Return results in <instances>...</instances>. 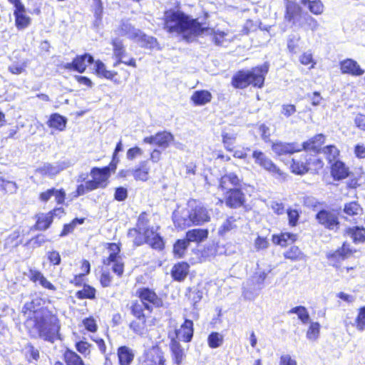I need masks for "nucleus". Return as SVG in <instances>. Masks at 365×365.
<instances>
[{
    "label": "nucleus",
    "mask_w": 365,
    "mask_h": 365,
    "mask_svg": "<svg viewBox=\"0 0 365 365\" xmlns=\"http://www.w3.org/2000/svg\"><path fill=\"white\" fill-rule=\"evenodd\" d=\"M237 225L236 218L232 216L228 217L220 226L217 232L220 236L224 237L227 233L237 229Z\"/></svg>",
    "instance_id": "nucleus-34"
},
{
    "label": "nucleus",
    "mask_w": 365,
    "mask_h": 365,
    "mask_svg": "<svg viewBox=\"0 0 365 365\" xmlns=\"http://www.w3.org/2000/svg\"><path fill=\"white\" fill-rule=\"evenodd\" d=\"M288 313L297 314L299 319L303 324H307L309 320V314L307 309L303 306L294 307L291 309Z\"/></svg>",
    "instance_id": "nucleus-49"
},
{
    "label": "nucleus",
    "mask_w": 365,
    "mask_h": 365,
    "mask_svg": "<svg viewBox=\"0 0 365 365\" xmlns=\"http://www.w3.org/2000/svg\"><path fill=\"white\" fill-rule=\"evenodd\" d=\"M25 354L29 362L32 361H38L39 359V351L37 349L31 344L25 347Z\"/></svg>",
    "instance_id": "nucleus-59"
},
{
    "label": "nucleus",
    "mask_w": 365,
    "mask_h": 365,
    "mask_svg": "<svg viewBox=\"0 0 365 365\" xmlns=\"http://www.w3.org/2000/svg\"><path fill=\"white\" fill-rule=\"evenodd\" d=\"M331 173L334 180H340L347 178L349 171L344 163L338 160L332 164Z\"/></svg>",
    "instance_id": "nucleus-25"
},
{
    "label": "nucleus",
    "mask_w": 365,
    "mask_h": 365,
    "mask_svg": "<svg viewBox=\"0 0 365 365\" xmlns=\"http://www.w3.org/2000/svg\"><path fill=\"white\" fill-rule=\"evenodd\" d=\"M252 158L255 160V163L265 170L272 173L273 175H278L279 176L283 175V173L280 169L263 152L260 150H254L252 153Z\"/></svg>",
    "instance_id": "nucleus-7"
},
{
    "label": "nucleus",
    "mask_w": 365,
    "mask_h": 365,
    "mask_svg": "<svg viewBox=\"0 0 365 365\" xmlns=\"http://www.w3.org/2000/svg\"><path fill=\"white\" fill-rule=\"evenodd\" d=\"M83 222H84L83 218H81V219L75 218L71 222L64 225L63 229L60 234V237H65V236L68 235V234L71 233L74 230L75 227H76V225L78 224H79V225L83 224Z\"/></svg>",
    "instance_id": "nucleus-54"
},
{
    "label": "nucleus",
    "mask_w": 365,
    "mask_h": 365,
    "mask_svg": "<svg viewBox=\"0 0 365 365\" xmlns=\"http://www.w3.org/2000/svg\"><path fill=\"white\" fill-rule=\"evenodd\" d=\"M66 122L67 120L66 118L58 113H54L51 115L48 125L51 128H53L61 131L66 128Z\"/></svg>",
    "instance_id": "nucleus-39"
},
{
    "label": "nucleus",
    "mask_w": 365,
    "mask_h": 365,
    "mask_svg": "<svg viewBox=\"0 0 365 365\" xmlns=\"http://www.w3.org/2000/svg\"><path fill=\"white\" fill-rule=\"evenodd\" d=\"M284 257L292 261L305 259L304 253L296 246L291 247L284 252Z\"/></svg>",
    "instance_id": "nucleus-45"
},
{
    "label": "nucleus",
    "mask_w": 365,
    "mask_h": 365,
    "mask_svg": "<svg viewBox=\"0 0 365 365\" xmlns=\"http://www.w3.org/2000/svg\"><path fill=\"white\" fill-rule=\"evenodd\" d=\"M95 67L97 75L107 79H112L115 75H117L116 72L107 70L105 64L101 61H96Z\"/></svg>",
    "instance_id": "nucleus-42"
},
{
    "label": "nucleus",
    "mask_w": 365,
    "mask_h": 365,
    "mask_svg": "<svg viewBox=\"0 0 365 365\" xmlns=\"http://www.w3.org/2000/svg\"><path fill=\"white\" fill-rule=\"evenodd\" d=\"M220 186L222 189L229 190L232 187H241V180L234 173H229L220 178Z\"/></svg>",
    "instance_id": "nucleus-19"
},
{
    "label": "nucleus",
    "mask_w": 365,
    "mask_h": 365,
    "mask_svg": "<svg viewBox=\"0 0 365 365\" xmlns=\"http://www.w3.org/2000/svg\"><path fill=\"white\" fill-rule=\"evenodd\" d=\"M145 365H165L164 353L158 346H153L145 351Z\"/></svg>",
    "instance_id": "nucleus-10"
},
{
    "label": "nucleus",
    "mask_w": 365,
    "mask_h": 365,
    "mask_svg": "<svg viewBox=\"0 0 365 365\" xmlns=\"http://www.w3.org/2000/svg\"><path fill=\"white\" fill-rule=\"evenodd\" d=\"M272 150L276 155L280 156L300 151L302 148L299 145H297L294 143L277 142L272 144Z\"/></svg>",
    "instance_id": "nucleus-18"
},
{
    "label": "nucleus",
    "mask_w": 365,
    "mask_h": 365,
    "mask_svg": "<svg viewBox=\"0 0 365 365\" xmlns=\"http://www.w3.org/2000/svg\"><path fill=\"white\" fill-rule=\"evenodd\" d=\"M113 55L118 59L125 58V49L121 40L115 38L112 41Z\"/></svg>",
    "instance_id": "nucleus-48"
},
{
    "label": "nucleus",
    "mask_w": 365,
    "mask_h": 365,
    "mask_svg": "<svg viewBox=\"0 0 365 365\" xmlns=\"http://www.w3.org/2000/svg\"><path fill=\"white\" fill-rule=\"evenodd\" d=\"M68 167H69V163L66 162L58 163L56 165L45 164L41 168H39L38 171L42 175L53 176L57 175Z\"/></svg>",
    "instance_id": "nucleus-24"
},
{
    "label": "nucleus",
    "mask_w": 365,
    "mask_h": 365,
    "mask_svg": "<svg viewBox=\"0 0 365 365\" xmlns=\"http://www.w3.org/2000/svg\"><path fill=\"white\" fill-rule=\"evenodd\" d=\"M170 351L173 361L177 365L181 364L185 358V353L180 343L174 340L172 341Z\"/></svg>",
    "instance_id": "nucleus-28"
},
{
    "label": "nucleus",
    "mask_w": 365,
    "mask_h": 365,
    "mask_svg": "<svg viewBox=\"0 0 365 365\" xmlns=\"http://www.w3.org/2000/svg\"><path fill=\"white\" fill-rule=\"evenodd\" d=\"M325 137L323 134H317L302 144V148L306 150L317 151L324 143Z\"/></svg>",
    "instance_id": "nucleus-33"
},
{
    "label": "nucleus",
    "mask_w": 365,
    "mask_h": 365,
    "mask_svg": "<svg viewBox=\"0 0 365 365\" xmlns=\"http://www.w3.org/2000/svg\"><path fill=\"white\" fill-rule=\"evenodd\" d=\"M208 236L207 230L205 229H193L188 231L186 234V237L187 241L190 242H200L205 239H207Z\"/></svg>",
    "instance_id": "nucleus-36"
},
{
    "label": "nucleus",
    "mask_w": 365,
    "mask_h": 365,
    "mask_svg": "<svg viewBox=\"0 0 365 365\" xmlns=\"http://www.w3.org/2000/svg\"><path fill=\"white\" fill-rule=\"evenodd\" d=\"M237 133L234 132L222 131V143L225 149L228 151H232V146L237 139Z\"/></svg>",
    "instance_id": "nucleus-44"
},
{
    "label": "nucleus",
    "mask_w": 365,
    "mask_h": 365,
    "mask_svg": "<svg viewBox=\"0 0 365 365\" xmlns=\"http://www.w3.org/2000/svg\"><path fill=\"white\" fill-rule=\"evenodd\" d=\"M15 16L16 26L18 29H24L28 27L31 23V19L29 16L24 14H16Z\"/></svg>",
    "instance_id": "nucleus-55"
},
{
    "label": "nucleus",
    "mask_w": 365,
    "mask_h": 365,
    "mask_svg": "<svg viewBox=\"0 0 365 365\" xmlns=\"http://www.w3.org/2000/svg\"><path fill=\"white\" fill-rule=\"evenodd\" d=\"M340 69L342 73L349 74L353 76H360L364 73V71L360 67L359 63L351 58H346L341 61Z\"/></svg>",
    "instance_id": "nucleus-16"
},
{
    "label": "nucleus",
    "mask_w": 365,
    "mask_h": 365,
    "mask_svg": "<svg viewBox=\"0 0 365 365\" xmlns=\"http://www.w3.org/2000/svg\"><path fill=\"white\" fill-rule=\"evenodd\" d=\"M164 29L182 37L186 41H192L196 36L210 31L205 24L200 22L179 10H168L164 14Z\"/></svg>",
    "instance_id": "nucleus-1"
},
{
    "label": "nucleus",
    "mask_w": 365,
    "mask_h": 365,
    "mask_svg": "<svg viewBox=\"0 0 365 365\" xmlns=\"http://www.w3.org/2000/svg\"><path fill=\"white\" fill-rule=\"evenodd\" d=\"M304 14L302 8L297 2L287 1L284 18L287 21L292 22L294 25H298Z\"/></svg>",
    "instance_id": "nucleus-12"
},
{
    "label": "nucleus",
    "mask_w": 365,
    "mask_h": 365,
    "mask_svg": "<svg viewBox=\"0 0 365 365\" xmlns=\"http://www.w3.org/2000/svg\"><path fill=\"white\" fill-rule=\"evenodd\" d=\"M145 310H147L148 312L152 311L148 305H145L140 302L133 303L131 307V312L136 319H145Z\"/></svg>",
    "instance_id": "nucleus-40"
},
{
    "label": "nucleus",
    "mask_w": 365,
    "mask_h": 365,
    "mask_svg": "<svg viewBox=\"0 0 365 365\" xmlns=\"http://www.w3.org/2000/svg\"><path fill=\"white\" fill-rule=\"evenodd\" d=\"M343 212L346 221L357 223L363 214V209L357 202L354 201L344 205Z\"/></svg>",
    "instance_id": "nucleus-13"
},
{
    "label": "nucleus",
    "mask_w": 365,
    "mask_h": 365,
    "mask_svg": "<svg viewBox=\"0 0 365 365\" xmlns=\"http://www.w3.org/2000/svg\"><path fill=\"white\" fill-rule=\"evenodd\" d=\"M307 4L310 12L315 15L322 14L324 11V4L320 0L309 1Z\"/></svg>",
    "instance_id": "nucleus-56"
},
{
    "label": "nucleus",
    "mask_w": 365,
    "mask_h": 365,
    "mask_svg": "<svg viewBox=\"0 0 365 365\" xmlns=\"http://www.w3.org/2000/svg\"><path fill=\"white\" fill-rule=\"evenodd\" d=\"M296 239V235L288 232L282 233L280 235H273L272 237L273 242L282 247L286 246L288 242H294Z\"/></svg>",
    "instance_id": "nucleus-41"
},
{
    "label": "nucleus",
    "mask_w": 365,
    "mask_h": 365,
    "mask_svg": "<svg viewBox=\"0 0 365 365\" xmlns=\"http://www.w3.org/2000/svg\"><path fill=\"white\" fill-rule=\"evenodd\" d=\"M76 349L78 351H79L81 354H83L84 356H87L91 352V344H88L86 341H81L76 344Z\"/></svg>",
    "instance_id": "nucleus-63"
},
{
    "label": "nucleus",
    "mask_w": 365,
    "mask_h": 365,
    "mask_svg": "<svg viewBox=\"0 0 365 365\" xmlns=\"http://www.w3.org/2000/svg\"><path fill=\"white\" fill-rule=\"evenodd\" d=\"M316 219L319 224L329 230H336L339 225L338 217L334 211L322 210L317 214Z\"/></svg>",
    "instance_id": "nucleus-9"
},
{
    "label": "nucleus",
    "mask_w": 365,
    "mask_h": 365,
    "mask_svg": "<svg viewBox=\"0 0 365 365\" xmlns=\"http://www.w3.org/2000/svg\"><path fill=\"white\" fill-rule=\"evenodd\" d=\"M323 153L326 155L327 159L329 163L334 160L339 155V150L334 145H328L323 149Z\"/></svg>",
    "instance_id": "nucleus-60"
},
{
    "label": "nucleus",
    "mask_w": 365,
    "mask_h": 365,
    "mask_svg": "<svg viewBox=\"0 0 365 365\" xmlns=\"http://www.w3.org/2000/svg\"><path fill=\"white\" fill-rule=\"evenodd\" d=\"M292 163L290 165V169L292 173L297 175H303L308 171V168L306 162L301 160L292 159Z\"/></svg>",
    "instance_id": "nucleus-47"
},
{
    "label": "nucleus",
    "mask_w": 365,
    "mask_h": 365,
    "mask_svg": "<svg viewBox=\"0 0 365 365\" xmlns=\"http://www.w3.org/2000/svg\"><path fill=\"white\" fill-rule=\"evenodd\" d=\"M223 341V336L218 332H212L207 338L208 345L212 349L220 347L222 344Z\"/></svg>",
    "instance_id": "nucleus-50"
},
{
    "label": "nucleus",
    "mask_w": 365,
    "mask_h": 365,
    "mask_svg": "<svg viewBox=\"0 0 365 365\" xmlns=\"http://www.w3.org/2000/svg\"><path fill=\"white\" fill-rule=\"evenodd\" d=\"M189 210H183L180 214L178 211L173 213V221L176 226L181 229L192 225H200L210 220V214L205 207L200 205L189 203Z\"/></svg>",
    "instance_id": "nucleus-4"
},
{
    "label": "nucleus",
    "mask_w": 365,
    "mask_h": 365,
    "mask_svg": "<svg viewBox=\"0 0 365 365\" xmlns=\"http://www.w3.org/2000/svg\"><path fill=\"white\" fill-rule=\"evenodd\" d=\"M190 266L186 262H179L175 264L172 269V277L176 281H182L189 272Z\"/></svg>",
    "instance_id": "nucleus-29"
},
{
    "label": "nucleus",
    "mask_w": 365,
    "mask_h": 365,
    "mask_svg": "<svg viewBox=\"0 0 365 365\" xmlns=\"http://www.w3.org/2000/svg\"><path fill=\"white\" fill-rule=\"evenodd\" d=\"M29 277L34 283H38L42 287L49 290H56V287L52 284L44 275L38 270L30 269Z\"/></svg>",
    "instance_id": "nucleus-21"
},
{
    "label": "nucleus",
    "mask_w": 365,
    "mask_h": 365,
    "mask_svg": "<svg viewBox=\"0 0 365 365\" xmlns=\"http://www.w3.org/2000/svg\"><path fill=\"white\" fill-rule=\"evenodd\" d=\"M297 26L303 28L306 31L310 30L312 32H314L318 30L319 24L316 19L305 12L303 16H302V19L299 21Z\"/></svg>",
    "instance_id": "nucleus-26"
},
{
    "label": "nucleus",
    "mask_w": 365,
    "mask_h": 365,
    "mask_svg": "<svg viewBox=\"0 0 365 365\" xmlns=\"http://www.w3.org/2000/svg\"><path fill=\"white\" fill-rule=\"evenodd\" d=\"M140 31L133 26L128 21H122L118 29L119 34L125 36L134 41L138 37V35L140 34Z\"/></svg>",
    "instance_id": "nucleus-27"
},
{
    "label": "nucleus",
    "mask_w": 365,
    "mask_h": 365,
    "mask_svg": "<svg viewBox=\"0 0 365 365\" xmlns=\"http://www.w3.org/2000/svg\"><path fill=\"white\" fill-rule=\"evenodd\" d=\"M0 190L5 192L14 193L16 191L17 186L14 182L6 180L0 177Z\"/></svg>",
    "instance_id": "nucleus-57"
},
{
    "label": "nucleus",
    "mask_w": 365,
    "mask_h": 365,
    "mask_svg": "<svg viewBox=\"0 0 365 365\" xmlns=\"http://www.w3.org/2000/svg\"><path fill=\"white\" fill-rule=\"evenodd\" d=\"M190 99L195 106H203L210 102L212 94L205 90L196 91L192 93Z\"/></svg>",
    "instance_id": "nucleus-30"
},
{
    "label": "nucleus",
    "mask_w": 365,
    "mask_h": 365,
    "mask_svg": "<svg viewBox=\"0 0 365 365\" xmlns=\"http://www.w3.org/2000/svg\"><path fill=\"white\" fill-rule=\"evenodd\" d=\"M95 296L96 289L89 285H84L81 290L76 292L78 299H94Z\"/></svg>",
    "instance_id": "nucleus-52"
},
{
    "label": "nucleus",
    "mask_w": 365,
    "mask_h": 365,
    "mask_svg": "<svg viewBox=\"0 0 365 365\" xmlns=\"http://www.w3.org/2000/svg\"><path fill=\"white\" fill-rule=\"evenodd\" d=\"M320 324L318 322H311L307 332V337L310 340H316L319 334Z\"/></svg>",
    "instance_id": "nucleus-58"
},
{
    "label": "nucleus",
    "mask_w": 365,
    "mask_h": 365,
    "mask_svg": "<svg viewBox=\"0 0 365 365\" xmlns=\"http://www.w3.org/2000/svg\"><path fill=\"white\" fill-rule=\"evenodd\" d=\"M118 356L120 365H130L134 359L133 350L125 346L118 348Z\"/></svg>",
    "instance_id": "nucleus-31"
},
{
    "label": "nucleus",
    "mask_w": 365,
    "mask_h": 365,
    "mask_svg": "<svg viewBox=\"0 0 365 365\" xmlns=\"http://www.w3.org/2000/svg\"><path fill=\"white\" fill-rule=\"evenodd\" d=\"M148 223L147 214L141 213L138 217L136 227L128 230V237L133 239V242L135 246L147 243L153 249L163 250L164 247L163 238L153 227L149 226Z\"/></svg>",
    "instance_id": "nucleus-3"
},
{
    "label": "nucleus",
    "mask_w": 365,
    "mask_h": 365,
    "mask_svg": "<svg viewBox=\"0 0 365 365\" xmlns=\"http://www.w3.org/2000/svg\"><path fill=\"white\" fill-rule=\"evenodd\" d=\"M189 242L187 240H178L174 245L173 252L174 254L178 257H182L185 252L188 245Z\"/></svg>",
    "instance_id": "nucleus-51"
},
{
    "label": "nucleus",
    "mask_w": 365,
    "mask_h": 365,
    "mask_svg": "<svg viewBox=\"0 0 365 365\" xmlns=\"http://www.w3.org/2000/svg\"><path fill=\"white\" fill-rule=\"evenodd\" d=\"M148 163L147 160L142 161L140 163L139 168L134 170H128L125 172L122 171L121 175L123 177L132 175L136 180L146 181L148 179L150 170Z\"/></svg>",
    "instance_id": "nucleus-17"
},
{
    "label": "nucleus",
    "mask_w": 365,
    "mask_h": 365,
    "mask_svg": "<svg viewBox=\"0 0 365 365\" xmlns=\"http://www.w3.org/2000/svg\"><path fill=\"white\" fill-rule=\"evenodd\" d=\"M270 267L266 269L258 268L255 274L247 280L243 287V295L247 299L255 298L254 292L261 290L264 285V282L271 273Z\"/></svg>",
    "instance_id": "nucleus-6"
},
{
    "label": "nucleus",
    "mask_w": 365,
    "mask_h": 365,
    "mask_svg": "<svg viewBox=\"0 0 365 365\" xmlns=\"http://www.w3.org/2000/svg\"><path fill=\"white\" fill-rule=\"evenodd\" d=\"M75 71L79 73H83L86 68L87 63H92L93 62V58L90 54H84L78 56L74 59Z\"/></svg>",
    "instance_id": "nucleus-37"
},
{
    "label": "nucleus",
    "mask_w": 365,
    "mask_h": 365,
    "mask_svg": "<svg viewBox=\"0 0 365 365\" xmlns=\"http://www.w3.org/2000/svg\"><path fill=\"white\" fill-rule=\"evenodd\" d=\"M268 71L269 65L267 63L251 70L240 71L232 77V85L237 88H245L249 85L262 88Z\"/></svg>",
    "instance_id": "nucleus-5"
},
{
    "label": "nucleus",
    "mask_w": 365,
    "mask_h": 365,
    "mask_svg": "<svg viewBox=\"0 0 365 365\" xmlns=\"http://www.w3.org/2000/svg\"><path fill=\"white\" fill-rule=\"evenodd\" d=\"M353 325L360 331L365 330V307L359 309L358 315Z\"/></svg>",
    "instance_id": "nucleus-53"
},
{
    "label": "nucleus",
    "mask_w": 365,
    "mask_h": 365,
    "mask_svg": "<svg viewBox=\"0 0 365 365\" xmlns=\"http://www.w3.org/2000/svg\"><path fill=\"white\" fill-rule=\"evenodd\" d=\"M244 201L245 196L240 187L230 189L225 194V203L230 207H239L243 204Z\"/></svg>",
    "instance_id": "nucleus-15"
},
{
    "label": "nucleus",
    "mask_w": 365,
    "mask_h": 365,
    "mask_svg": "<svg viewBox=\"0 0 365 365\" xmlns=\"http://www.w3.org/2000/svg\"><path fill=\"white\" fill-rule=\"evenodd\" d=\"M66 365H84L82 359L74 351L67 350L64 354Z\"/></svg>",
    "instance_id": "nucleus-46"
},
{
    "label": "nucleus",
    "mask_w": 365,
    "mask_h": 365,
    "mask_svg": "<svg viewBox=\"0 0 365 365\" xmlns=\"http://www.w3.org/2000/svg\"><path fill=\"white\" fill-rule=\"evenodd\" d=\"M287 215L289 224L291 226H296L299 220V214L297 210H288Z\"/></svg>",
    "instance_id": "nucleus-64"
},
{
    "label": "nucleus",
    "mask_w": 365,
    "mask_h": 365,
    "mask_svg": "<svg viewBox=\"0 0 365 365\" xmlns=\"http://www.w3.org/2000/svg\"><path fill=\"white\" fill-rule=\"evenodd\" d=\"M351 254L352 250H351L349 245L344 243L340 249L329 254L328 258L330 260H343L349 257Z\"/></svg>",
    "instance_id": "nucleus-32"
},
{
    "label": "nucleus",
    "mask_w": 365,
    "mask_h": 365,
    "mask_svg": "<svg viewBox=\"0 0 365 365\" xmlns=\"http://www.w3.org/2000/svg\"><path fill=\"white\" fill-rule=\"evenodd\" d=\"M146 320L145 319H136L130 324V328L136 334L143 336L146 334Z\"/></svg>",
    "instance_id": "nucleus-43"
},
{
    "label": "nucleus",
    "mask_w": 365,
    "mask_h": 365,
    "mask_svg": "<svg viewBox=\"0 0 365 365\" xmlns=\"http://www.w3.org/2000/svg\"><path fill=\"white\" fill-rule=\"evenodd\" d=\"M53 196L55 197V200L57 202V203L60 205L63 203L65 200L66 193L62 189L57 190L55 188H51L45 192H41L39 195V199L42 202H47Z\"/></svg>",
    "instance_id": "nucleus-22"
},
{
    "label": "nucleus",
    "mask_w": 365,
    "mask_h": 365,
    "mask_svg": "<svg viewBox=\"0 0 365 365\" xmlns=\"http://www.w3.org/2000/svg\"><path fill=\"white\" fill-rule=\"evenodd\" d=\"M178 337L184 341H191L193 336V322L191 320L185 319L180 329L176 332Z\"/></svg>",
    "instance_id": "nucleus-23"
},
{
    "label": "nucleus",
    "mask_w": 365,
    "mask_h": 365,
    "mask_svg": "<svg viewBox=\"0 0 365 365\" xmlns=\"http://www.w3.org/2000/svg\"><path fill=\"white\" fill-rule=\"evenodd\" d=\"M135 41L138 43L141 47L147 48H154L157 44V39L153 36H147L140 31V34L135 38Z\"/></svg>",
    "instance_id": "nucleus-38"
},
{
    "label": "nucleus",
    "mask_w": 365,
    "mask_h": 365,
    "mask_svg": "<svg viewBox=\"0 0 365 365\" xmlns=\"http://www.w3.org/2000/svg\"><path fill=\"white\" fill-rule=\"evenodd\" d=\"M138 294L141 303L148 305L152 310L153 307H159L162 306V300L155 292L148 288H142L138 290Z\"/></svg>",
    "instance_id": "nucleus-11"
},
{
    "label": "nucleus",
    "mask_w": 365,
    "mask_h": 365,
    "mask_svg": "<svg viewBox=\"0 0 365 365\" xmlns=\"http://www.w3.org/2000/svg\"><path fill=\"white\" fill-rule=\"evenodd\" d=\"M36 227L37 230H47L53 222V216L51 212L40 213L36 215Z\"/></svg>",
    "instance_id": "nucleus-35"
},
{
    "label": "nucleus",
    "mask_w": 365,
    "mask_h": 365,
    "mask_svg": "<svg viewBox=\"0 0 365 365\" xmlns=\"http://www.w3.org/2000/svg\"><path fill=\"white\" fill-rule=\"evenodd\" d=\"M34 316L26 322L30 334L34 338H41L53 342L58 336L59 320L48 310H34Z\"/></svg>",
    "instance_id": "nucleus-2"
},
{
    "label": "nucleus",
    "mask_w": 365,
    "mask_h": 365,
    "mask_svg": "<svg viewBox=\"0 0 365 365\" xmlns=\"http://www.w3.org/2000/svg\"><path fill=\"white\" fill-rule=\"evenodd\" d=\"M115 169V165L105 167L103 168H93L91 171V175L100 188L107 186V181L110 175V170Z\"/></svg>",
    "instance_id": "nucleus-14"
},
{
    "label": "nucleus",
    "mask_w": 365,
    "mask_h": 365,
    "mask_svg": "<svg viewBox=\"0 0 365 365\" xmlns=\"http://www.w3.org/2000/svg\"><path fill=\"white\" fill-rule=\"evenodd\" d=\"M174 140V136L169 132L163 131L158 132L154 135L145 137L143 139V143L155 145L163 149L169 147L170 143Z\"/></svg>",
    "instance_id": "nucleus-8"
},
{
    "label": "nucleus",
    "mask_w": 365,
    "mask_h": 365,
    "mask_svg": "<svg viewBox=\"0 0 365 365\" xmlns=\"http://www.w3.org/2000/svg\"><path fill=\"white\" fill-rule=\"evenodd\" d=\"M344 235L350 237L355 244L365 242V228L359 226L347 227Z\"/></svg>",
    "instance_id": "nucleus-20"
},
{
    "label": "nucleus",
    "mask_w": 365,
    "mask_h": 365,
    "mask_svg": "<svg viewBox=\"0 0 365 365\" xmlns=\"http://www.w3.org/2000/svg\"><path fill=\"white\" fill-rule=\"evenodd\" d=\"M254 246L257 251L265 250L269 246V242L267 238L258 236L255 240Z\"/></svg>",
    "instance_id": "nucleus-62"
},
{
    "label": "nucleus",
    "mask_w": 365,
    "mask_h": 365,
    "mask_svg": "<svg viewBox=\"0 0 365 365\" xmlns=\"http://www.w3.org/2000/svg\"><path fill=\"white\" fill-rule=\"evenodd\" d=\"M19 237V234L17 232H14L11 234L6 240L4 242V248H10L16 247L18 245L17 239Z\"/></svg>",
    "instance_id": "nucleus-61"
}]
</instances>
